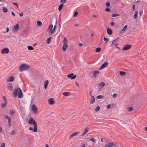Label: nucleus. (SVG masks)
I'll list each match as a JSON object with an SVG mask.
<instances>
[{
    "label": "nucleus",
    "instance_id": "ea45409f",
    "mask_svg": "<svg viewBox=\"0 0 147 147\" xmlns=\"http://www.w3.org/2000/svg\"><path fill=\"white\" fill-rule=\"evenodd\" d=\"M18 92V88L17 89H15L13 91V92L14 94H17V93Z\"/></svg>",
    "mask_w": 147,
    "mask_h": 147
},
{
    "label": "nucleus",
    "instance_id": "c9c22d12",
    "mask_svg": "<svg viewBox=\"0 0 147 147\" xmlns=\"http://www.w3.org/2000/svg\"><path fill=\"white\" fill-rule=\"evenodd\" d=\"M51 37L48 38L47 40V44H49L51 42Z\"/></svg>",
    "mask_w": 147,
    "mask_h": 147
},
{
    "label": "nucleus",
    "instance_id": "7ed1b4c3",
    "mask_svg": "<svg viewBox=\"0 0 147 147\" xmlns=\"http://www.w3.org/2000/svg\"><path fill=\"white\" fill-rule=\"evenodd\" d=\"M30 66L26 64H23L21 65L20 67V71H22L29 68Z\"/></svg>",
    "mask_w": 147,
    "mask_h": 147
},
{
    "label": "nucleus",
    "instance_id": "3c124183",
    "mask_svg": "<svg viewBox=\"0 0 147 147\" xmlns=\"http://www.w3.org/2000/svg\"><path fill=\"white\" fill-rule=\"evenodd\" d=\"M106 5L107 7L110 6V3L109 2H107L106 4Z\"/></svg>",
    "mask_w": 147,
    "mask_h": 147
},
{
    "label": "nucleus",
    "instance_id": "69168bd1",
    "mask_svg": "<svg viewBox=\"0 0 147 147\" xmlns=\"http://www.w3.org/2000/svg\"><path fill=\"white\" fill-rule=\"evenodd\" d=\"M17 96V94H14V95H13V96L15 97H16Z\"/></svg>",
    "mask_w": 147,
    "mask_h": 147
},
{
    "label": "nucleus",
    "instance_id": "1a4fd4ad",
    "mask_svg": "<svg viewBox=\"0 0 147 147\" xmlns=\"http://www.w3.org/2000/svg\"><path fill=\"white\" fill-rule=\"evenodd\" d=\"M114 145V144L113 142H111L109 143H107L105 145V146L106 147H112Z\"/></svg>",
    "mask_w": 147,
    "mask_h": 147
},
{
    "label": "nucleus",
    "instance_id": "39448f33",
    "mask_svg": "<svg viewBox=\"0 0 147 147\" xmlns=\"http://www.w3.org/2000/svg\"><path fill=\"white\" fill-rule=\"evenodd\" d=\"M55 26L53 29H52L53 27V25L51 24L50 25L49 28V30H50V32L49 33V34H53L54 32L55 29Z\"/></svg>",
    "mask_w": 147,
    "mask_h": 147
},
{
    "label": "nucleus",
    "instance_id": "052dcab7",
    "mask_svg": "<svg viewBox=\"0 0 147 147\" xmlns=\"http://www.w3.org/2000/svg\"><path fill=\"white\" fill-rule=\"evenodd\" d=\"M114 22H111V24L112 26H114Z\"/></svg>",
    "mask_w": 147,
    "mask_h": 147
},
{
    "label": "nucleus",
    "instance_id": "5701e85b",
    "mask_svg": "<svg viewBox=\"0 0 147 147\" xmlns=\"http://www.w3.org/2000/svg\"><path fill=\"white\" fill-rule=\"evenodd\" d=\"M49 82L48 80L45 81L44 83V86L45 89H46L48 85Z\"/></svg>",
    "mask_w": 147,
    "mask_h": 147
},
{
    "label": "nucleus",
    "instance_id": "9b49d317",
    "mask_svg": "<svg viewBox=\"0 0 147 147\" xmlns=\"http://www.w3.org/2000/svg\"><path fill=\"white\" fill-rule=\"evenodd\" d=\"M99 73V71H98L96 70L94 71L93 73V76L94 78H96L98 76Z\"/></svg>",
    "mask_w": 147,
    "mask_h": 147
},
{
    "label": "nucleus",
    "instance_id": "ddd939ff",
    "mask_svg": "<svg viewBox=\"0 0 147 147\" xmlns=\"http://www.w3.org/2000/svg\"><path fill=\"white\" fill-rule=\"evenodd\" d=\"M89 131V128L88 127H86L84 130V132L81 135V136H83L85 135Z\"/></svg>",
    "mask_w": 147,
    "mask_h": 147
},
{
    "label": "nucleus",
    "instance_id": "aec40b11",
    "mask_svg": "<svg viewBox=\"0 0 147 147\" xmlns=\"http://www.w3.org/2000/svg\"><path fill=\"white\" fill-rule=\"evenodd\" d=\"M19 26L18 24H17L13 28V30L14 32L16 31L19 28Z\"/></svg>",
    "mask_w": 147,
    "mask_h": 147
},
{
    "label": "nucleus",
    "instance_id": "79ce46f5",
    "mask_svg": "<svg viewBox=\"0 0 147 147\" xmlns=\"http://www.w3.org/2000/svg\"><path fill=\"white\" fill-rule=\"evenodd\" d=\"M15 130H12L11 132L9 133L10 135H12L15 133Z\"/></svg>",
    "mask_w": 147,
    "mask_h": 147
},
{
    "label": "nucleus",
    "instance_id": "f704fd0d",
    "mask_svg": "<svg viewBox=\"0 0 147 147\" xmlns=\"http://www.w3.org/2000/svg\"><path fill=\"white\" fill-rule=\"evenodd\" d=\"M15 113V111L14 110H11L10 112V114L11 115H13Z\"/></svg>",
    "mask_w": 147,
    "mask_h": 147
},
{
    "label": "nucleus",
    "instance_id": "4468645a",
    "mask_svg": "<svg viewBox=\"0 0 147 147\" xmlns=\"http://www.w3.org/2000/svg\"><path fill=\"white\" fill-rule=\"evenodd\" d=\"M108 64V63L107 62H105L101 66V67L99 69H103L106 67Z\"/></svg>",
    "mask_w": 147,
    "mask_h": 147
},
{
    "label": "nucleus",
    "instance_id": "0eeeda50",
    "mask_svg": "<svg viewBox=\"0 0 147 147\" xmlns=\"http://www.w3.org/2000/svg\"><path fill=\"white\" fill-rule=\"evenodd\" d=\"M68 78H70L71 80H73L76 77V75H74V74L71 73L67 76Z\"/></svg>",
    "mask_w": 147,
    "mask_h": 147
},
{
    "label": "nucleus",
    "instance_id": "e433bc0d",
    "mask_svg": "<svg viewBox=\"0 0 147 147\" xmlns=\"http://www.w3.org/2000/svg\"><path fill=\"white\" fill-rule=\"evenodd\" d=\"M138 13L137 11L135 12V14L134 16V18L135 19H136L138 15Z\"/></svg>",
    "mask_w": 147,
    "mask_h": 147
},
{
    "label": "nucleus",
    "instance_id": "a211bd4d",
    "mask_svg": "<svg viewBox=\"0 0 147 147\" xmlns=\"http://www.w3.org/2000/svg\"><path fill=\"white\" fill-rule=\"evenodd\" d=\"M49 104L50 105H52L54 103V100L53 98H51L49 99L48 100Z\"/></svg>",
    "mask_w": 147,
    "mask_h": 147
},
{
    "label": "nucleus",
    "instance_id": "58836bf2",
    "mask_svg": "<svg viewBox=\"0 0 147 147\" xmlns=\"http://www.w3.org/2000/svg\"><path fill=\"white\" fill-rule=\"evenodd\" d=\"M117 95H118V94H117L114 93L113 95V97L114 98H116L117 97Z\"/></svg>",
    "mask_w": 147,
    "mask_h": 147
},
{
    "label": "nucleus",
    "instance_id": "9d476101",
    "mask_svg": "<svg viewBox=\"0 0 147 147\" xmlns=\"http://www.w3.org/2000/svg\"><path fill=\"white\" fill-rule=\"evenodd\" d=\"M32 109L33 111L34 112V113H36L37 112V109L36 106L34 104L32 105Z\"/></svg>",
    "mask_w": 147,
    "mask_h": 147
},
{
    "label": "nucleus",
    "instance_id": "de8ad7c7",
    "mask_svg": "<svg viewBox=\"0 0 147 147\" xmlns=\"http://www.w3.org/2000/svg\"><path fill=\"white\" fill-rule=\"evenodd\" d=\"M78 12L77 11H76L75 12V13H74V17H76L78 15Z\"/></svg>",
    "mask_w": 147,
    "mask_h": 147
},
{
    "label": "nucleus",
    "instance_id": "bf43d9fd",
    "mask_svg": "<svg viewBox=\"0 0 147 147\" xmlns=\"http://www.w3.org/2000/svg\"><path fill=\"white\" fill-rule=\"evenodd\" d=\"M0 132L2 133V128L0 126Z\"/></svg>",
    "mask_w": 147,
    "mask_h": 147
},
{
    "label": "nucleus",
    "instance_id": "774afa93",
    "mask_svg": "<svg viewBox=\"0 0 147 147\" xmlns=\"http://www.w3.org/2000/svg\"><path fill=\"white\" fill-rule=\"evenodd\" d=\"M86 147V146H85V144H83L82 146V147Z\"/></svg>",
    "mask_w": 147,
    "mask_h": 147
},
{
    "label": "nucleus",
    "instance_id": "0e129e2a",
    "mask_svg": "<svg viewBox=\"0 0 147 147\" xmlns=\"http://www.w3.org/2000/svg\"><path fill=\"white\" fill-rule=\"evenodd\" d=\"M7 31L6 32H8L9 31V28L8 27L6 28Z\"/></svg>",
    "mask_w": 147,
    "mask_h": 147
},
{
    "label": "nucleus",
    "instance_id": "dca6fc26",
    "mask_svg": "<svg viewBox=\"0 0 147 147\" xmlns=\"http://www.w3.org/2000/svg\"><path fill=\"white\" fill-rule=\"evenodd\" d=\"M127 28V26L126 25L124 26L123 28L119 31V33L121 34L123 33L126 30Z\"/></svg>",
    "mask_w": 147,
    "mask_h": 147
},
{
    "label": "nucleus",
    "instance_id": "2eb2a0df",
    "mask_svg": "<svg viewBox=\"0 0 147 147\" xmlns=\"http://www.w3.org/2000/svg\"><path fill=\"white\" fill-rule=\"evenodd\" d=\"M5 103L1 104V106L2 108H4L7 105V101L5 96H3Z\"/></svg>",
    "mask_w": 147,
    "mask_h": 147
},
{
    "label": "nucleus",
    "instance_id": "09e8293b",
    "mask_svg": "<svg viewBox=\"0 0 147 147\" xmlns=\"http://www.w3.org/2000/svg\"><path fill=\"white\" fill-rule=\"evenodd\" d=\"M110 10H111L110 9L108 8H106L105 9V11H106L108 12L110 11Z\"/></svg>",
    "mask_w": 147,
    "mask_h": 147
},
{
    "label": "nucleus",
    "instance_id": "f257e3e1",
    "mask_svg": "<svg viewBox=\"0 0 147 147\" xmlns=\"http://www.w3.org/2000/svg\"><path fill=\"white\" fill-rule=\"evenodd\" d=\"M28 123L30 124L34 125V132H36L37 129V125L36 121L32 117H30Z\"/></svg>",
    "mask_w": 147,
    "mask_h": 147
},
{
    "label": "nucleus",
    "instance_id": "37998d69",
    "mask_svg": "<svg viewBox=\"0 0 147 147\" xmlns=\"http://www.w3.org/2000/svg\"><path fill=\"white\" fill-rule=\"evenodd\" d=\"M104 40L105 41H106L107 42H108L109 41V39L108 38H106L105 37H104Z\"/></svg>",
    "mask_w": 147,
    "mask_h": 147
},
{
    "label": "nucleus",
    "instance_id": "b1692460",
    "mask_svg": "<svg viewBox=\"0 0 147 147\" xmlns=\"http://www.w3.org/2000/svg\"><path fill=\"white\" fill-rule=\"evenodd\" d=\"M14 78L13 76H11L9 78V80H7V82H12L13 81Z\"/></svg>",
    "mask_w": 147,
    "mask_h": 147
},
{
    "label": "nucleus",
    "instance_id": "4d7b16f0",
    "mask_svg": "<svg viewBox=\"0 0 147 147\" xmlns=\"http://www.w3.org/2000/svg\"><path fill=\"white\" fill-rule=\"evenodd\" d=\"M110 107V105L109 104L108 105H107V108L108 109H109Z\"/></svg>",
    "mask_w": 147,
    "mask_h": 147
},
{
    "label": "nucleus",
    "instance_id": "4c0bfd02",
    "mask_svg": "<svg viewBox=\"0 0 147 147\" xmlns=\"http://www.w3.org/2000/svg\"><path fill=\"white\" fill-rule=\"evenodd\" d=\"M3 11L5 13H6L7 12V11H8L7 9L6 8L3 7Z\"/></svg>",
    "mask_w": 147,
    "mask_h": 147
},
{
    "label": "nucleus",
    "instance_id": "a18cd8bd",
    "mask_svg": "<svg viewBox=\"0 0 147 147\" xmlns=\"http://www.w3.org/2000/svg\"><path fill=\"white\" fill-rule=\"evenodd\" d=\"M5 143H1V146L0 147H5Z\"/></svg>",
    "mask_w": 147,
    "mask_h": 147
},
{
    "label": "nucleus",
    "instance_id": "603ef678",
    "mask_svg": "<svg viewBox=\"0 0 147 147\" xmlns=\"http://www.w3.org/2000/svg\"><path fill=\"white\" fill-rule=\"evenodd\" d=\"M29 129L30 130H32V131H34V129H33V128L32 127H30L29 128Z\"/></svg>",
    "mask_w": 147,
    "mask_h": 147
},
{
    "label": "nucleus",
    "instance_id": "20e7f679",
    "mask_svg": "<svg viewBox=\"0 0 147 147\" xmlns=\"http://www.w3.org/2000/svg\"><path fill=\"white\" fill-rule=\"evenodd\" d=\"M18 97L20 98H22L23 96L22 91L21 89L19 87L18 88Z\"/></svg>",
    "mask_w": 147,
    "mask_h": 147
},
{
    "label": "nucleus",
    "instance_id": "338daca9",
    "mask_svg": "<svg viewBox=\"0 0 147 147\" xmlns=\"http://www.w3.org/2000/svg\"><path fill=\"white\" fill-rule=\"evenodd\" d=\"M37 45V44L36 43H35L33 45V46L34 47L36 45Z\"/></svg>",
    "mask_w": 147,
    "mask_h": 147
},
{
    "label": "nucleus",
    "instance_id": "393cba45",
    "mask_svg": "<svg viewBox=\"0 0 147 147\" xmlns=\"http://www.w3.org/2000/svg\"><path fill=\"white\" fill-rule=\"evenodd\" d=\"M62 94L66 96H68L70 95L69 93L67 92H64Z\"/></svg>",
    "mask_w": 147,
    "mask_h": 147
},
{
    "label": "nucleus",
    "instance_id": "49530a36",
    "mask_svg": "<svg viewBox=\"0 0 147 147\" xmlns=\"http://www.w3.org/2000/svg\"><path fill=\"white\" fill-rule=\"evenodd\" d=\"M5 118L8 120L9 119H11L9 116L7 115L5 116Z\"/></svg>",
    "mask_w": 147,
    "mask_h": 147
},
{
    "label": "nucleus",
    "instance_id": "6e6552de",
    "mask_svg": "<svg viewBox=\"0 0 147 147\" xmlns=\"http://www.w3.org/2000/svg\"><path fill=\"white\" fill-rule=\"evenodd\" d=\"M131 46L129 45H126L124 46V47L123 49V50L126 51L129 50L130 49Z\"/></svg>",
    "mask_w": 147,
    "mask_h": 147
},
{
    "label": "nucleus",
    "instance_id": "a878e982",
    "mask_svg": "<svg viewBox=\"0 0 147 147\" xmlns=\"http://www.w3.org/2000/svg\"><path fill=\"white\" fill-rule=\"evenodd\" d=\"M63 4H61L58 7V9L59 11H60L62 9Z\"/></svg>",
    "mask_w": 147,
    "mask_h": 147
},
{
    "label": "nucleus",
    "instance_id": "2f4dec72",
    "mask_svg": "<svg viewBox=\"0 0 147 147\" xmlns=\"http://www.w3.org/2000/svg\"><path fill=\"white\" fill-rule=\"evenodd\" d=\"M8 124L9 126H11V119H9L8 120Z\"/></svg>",
    "mask_w": 147,
    "mask_h": 147
},
{
    "label": "nucleus",
    "instance_id": "412c9836",
    "mask_svg": "<svg viewBox=\"0 0 147 147\" xmlns=\"http://www.w3.org/2000/svg\"><path fill=\"white\" fill-rule=\"evenodd\" d=\"M95 101V98L93 95L91 96V100H90V104H93Z\"/></svg>",
    "mask_w": 147,
    "mask_h": 147
},
{
    "label": "nucleus",
    "instance_id": "c03bdc74",
    "mask_svg": "<svg viewBox=\"0 0 147 147\" xmlns=\"http://www.w3.org/2000/svg\"><path fill=\"white\" fill-rule=\"evenodd\" d=\"M102 96L101 95H98V96H97V98H98V99H100V98H102Z\"/></svg>",
    "mask_w": 147,
    "mask_h": 147
},
{
    "label": "nucleus",
    "instance_id": "8fccbe9b",
    "mask_svg": "<svg viewBox=\"0 0 147 147\" xmlns=\"http://www.w3.org/2000/svg\"><path fill=\"white\" fill-rule=\"evenodd\" d=\"M89 140H91L92 141L94 142H95V140L93 138H91Z\"/></svg>",
    "mask_w": 147,
    "mask_h": 147
},
{
    "label": "nucleus",
    "instance_id": "72a5a7b5",
    "mask_svg": "<svg viewBox=\"0 0 147 147\" xmlns=\"http://www.w3.org/2000/svg\"><path fill=\"white\" fill-rule=\"evenodd\" d=\"M111 16L113 17H116L117 16H119V15L117 14H112L111 15Z\"/></svg>",
    "mask_w": 147,
    "mask_h": 147
},
{
    "label": "nucleus",
    "instance_id": "4be33fe9",
    "mask_svg": "<svg viewBox=\"0 0 147 147\" xmlns=\"http://www.w3.org/2000/svg\"><path fill=\"white\" fill-rule=\"evenodd\" d=\"M107 33L109 35H111L112 34V30L109 28H107Z\"/></svg>",
    "mask_w": 147,
    "mask_h": 147
},
{
    "label": "nucleus",
    "instance_id": "6ab92c4d",
    "mask_svg": "<svg viewBox=\"0 0 147 147\" xmlns=\"http://www.w3.org/2000/svg\"><path fill=\"white\" fill-rule=\"evenodd\" d=\"M8 89L10 90H12L13 89L12 84L11 83H9L7 85Z\"/></svg>",
    "mask_w": 147,
    "mask_h": 147
},
{
    "label": "nucleus",
    "instance_id": "f3484780",
    "mask_svg": "<svg viewBox=\"0 0 147 147\" xmlns=\"http://www.w3.org/2000/svg\"><path fill=\"white\" fill-rule=\"evenodd\" d=\"M80 132H74L73 133H72L69 136V138H71L73 136H76L77 135L79 134L80 133Z\"/></svg>",
    "mask_w": 147,
    "mask_h": 147
},
{
    "label": "nucleus",
    "instance_id": "f8f14e48",
    "mask_svg": "<svg viewBox=\"0 0 147 147\" xmlns=\"http://www.w3.org/2000/svg\"><path fill=\"white\" fill-rule=\"evenodd\" d=\"M105 85V83L104 82H102L100 83L98 86V88L100 90H101L104 86Z\"/></svg>",
    "mask_w": 147,
    "mask_h": 147
},
{
    "label": "nucleus",
    "instance_id": "c85d7f7f",
    "mask_svg": "<svg viewBox=\"0 0 147 147\" xmlns=\"http://www.w3.org/2000/svg\"><path fill=\"white\" fill-rule=\"evenodd\" d=\"M101 50V48L100 47H97L96 48L95 51L97 52H99Z\"/></svg>",
    "mask_w": 147,
    "mask_h": 147
},
{
    "label": "nucleus",
    "instance_id": "5fc2aeb1",
    "mask_svg": "<svg viewBox=\"0 0 147 147\" xmlns=\"http://www.w3.org/2000/svg\"><path fill=\"white\" fill-rule=\"evenodd\" d=\"M13 4L14 5H16V6L17 8H18V4H17V3H13Z\"/></svg>",
    "mask_w": 147,
    "mask_h": 147
},
{
    "label": "nucleus",
    "instance_id": "7c9ffc66",
    "mask_svg": "<svg viewBox=\"0 0 147 147\" xmlns=\"http://www.w3.org/2000/svg\"><path fill=\"white\" fill-rule=\"evenodd\" d=\"M42 24V22L40 21H38L37 22V25L38 26H40Z\"/></svg>",
    "mask_w": 147,
    "mask_h": 147
},
{
    "label": "nucleus",
    "instance_id": "680f3d73",
    "mask_svg": "<svg viewBox=\"0 0 147 147\" xmlns=\"http://www.w3.org/2000/svg\"><path fill=\"white\" fill-rule=\"evenodd\" d=\"M23 15V13H22L20 14V17H22Z\"/></svg>",
    "mask_w": 147,
    "mask_h": 147
},
{
    "label": "nucleus",
    "instance_id": "c756f323",
    "mask_svg": "<svg viewBox=\"0 0 147 147\" xmlns=\"http://www.w3.org/2000/svg\"><path fill=\"white\" fill-rule=\"evenodd\" d=\"M119 73L120 75L122 76H123L125 74L126 72L124 71H121Z\"/></svg>",
    "mask_w": 147,
    "mask_h": 147
},
{
    "label": "nucleus",
    "instance_id": "473e14b6",
    "mask_svg": "<svg viewBox=\"0 0 147 147\" xmlns=\"http://www.w3.org/2000/svg\"><path fill=\"white\" fill-rule=\"evenodd\" d=\"M100 109V107L99 106H98L95 108V111L96 112H98L99 111Z\"/></svg>",
    "mask_w": 147,
    "mask_h": 147
},
{
    "label": "nucleus",
    "instance_id": "6e6d98bb",
    "mask_svg": "<svg viewBox=\"0 0 147 147\" xmlns=\"http://www.w3.org/2000/svg\"><path fill=\"white\" fill-rule=\"evenodd\" d=\"M112 45H114L115 46V47H116L117 45H118V44L114 43V44H113Z\"/></svg>",
    "mask_w": 147,
    "mask_h": 147
},
{
    "label": "nucleus",
    "instance_id": "e2e57ef3",
    "mask_svg": "<svg viewBox=\"0 0 147 147\" xmlns=\"http://www.w3.org/2000/svg\"><path fill=\"white\" fill-rule=\"evenodd\" d=\"M79 45L80 46L82 47V46L83 45L82 43H80L79 44Z\"/></svg>",
    "mask_w": 147,
    "mask_h": 147
},
{
    "label": "nucleus",
    "instance_id": "bb28decb",
    "mask_svg": "<svg viewBox=\"0 0 147 147\" xmlns=\"http://www.w3.org/2000/svg\"><path fill=\"white\" fill-rule=\"evenodd\" d=\"M133 110V108L132 107H128L127 108V111H131Z\"/></svg>",
    "mask_w": 147,
    "mask_h": 147
},
{
    "label": "nucleus",
    "instance_id": "f03ea898",
    "mask_svg": "<svg viewBox=\"0 0 147 147\" xmlns=\"http://www.w3.org/2000/svg\"><path fill=\"white\" fill-rule=\"evenodd\" d=\"M63 42V45L62 47V50L63 51H65L68 47V45L67 44L68 42V40L65 37L64 38Z\"/></svg>",
    "mask_w": 147,
    "mask_h": 147
},
{
    "label": "nucleus",
    "instance_id": "13d9d810",
    "mask_svg": "<svg viewBox=\"0 0 147 147\" xmlns=\"http://www.w3.org/2000/svg\"><path fill=\"white\" fill-rule=\"evenodd\" d=\"M135 8V6L134 5H133L132 6V9L133 10H134Z\"/></svg>",
    "mask_w": 147,
    "mask_h": 147
},
{
    "label": "nucleus",
    "instance_id": "cd10ccee",
    "mask_svg": "<svg viewBox=\"0 0 147 147\" xmlns=\"http://www.w3.org/2000/svg\"><path fill=\"white\" fill-rule=\"evenodd\" d=\"M28 49L30 50H34V48L33 47L30 46H29L28 47Z\"/></svg>",
    "mask_w": 147,
    "mask_h": 147
},
{
    "label": "nucleus",
    "instance_id": "423d86ee",
    "mask_svg": "<svg viewBox=\"0 0 147 147\" xmlns=\"http://www.w3.org/2000/svg\"><path fill=\"white\" fill-rule=\"evenodd\" d=\"M9 52V50L8 48L6 47L2 49L1 51L2 54H8Z\"/></svg>",
    "mask_w": 147,
    "mask_h": 147
},
{
    "label": "nucleus",
    "instance_id": "a19ab883",
    "mask_svg": "<svg viewBox=\"0 0 147 147\" xmlns=\"http://www.w3.org/2000/svg\"><path fill=\"white\" fill-rule=\"evenodd\" d=\"M67 0H61L60 2L61 3H65L66 2Z\"/></svg>",
    "mask_w": 147,
    "mask_h": 147
},
{
    "label": "nucleus",
    "instance_id": "864d4df0",
    "mask_svg": "<svg viewBox=\"0 0 147 147\" xmlns=\"http://www.w3.org/2000/svg\"><path fill=\"white\" fill-rule=\"evenodd\" d=\"M117 39H115V40H114L113 41V42H112V45L113 44H114V42H117Z\"/></svg>",
    "mask_w": 147,
    "mask_h": 147
}]
</instances>
